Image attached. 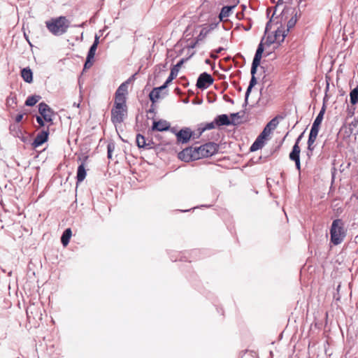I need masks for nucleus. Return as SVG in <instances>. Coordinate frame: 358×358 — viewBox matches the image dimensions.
Segmentation results:
<instances>
[{"instance_id":"f257e3e1","label":"nucleus","mask_w":358,"mask_h":358,"mask_svg":"<svg viewBox=\"0 0 358 358\" xmlns=\"http://www.w3.org/2000/svg\"><path fill=\"white\" fill-rule=\"evenodd\" d=\"M278 117H279L277 116L267 123L262 132L250 147L252 152L256 151L264 146L266 138L270 135L271 131L274 130L279 124Z\"/></svg>"},{"instance_id":"f03ea898","label":"nucleus","mask_w":358,"mask_h":358,"mask_svg":"<svg viewBox=\"0 0 358 358\" xmlns=\"http://www.w3.org/2000/svg\"><path fill=\"white\" fill-rule=\"evenodd\" d=\"M66 17L60 16L56 18H52L45 22L48 29L55 36H60L64 34L67 29Z\"/></svg>"},{"instance_id":"7ed1b4c3","label":"nucleus","mask_w":358,"mask_h":358,"mask_svg":"<svg viewBox=\"0 0 358 358\" xmlns=\"http://www.w3.org/2000/svg\"><path fill=\"white\" fill-rule=\"evenodd\" d=\"M331 241L334 245L340 244L345 236V230L344 229V224L340 219L333 221L330 229Z\"/></svg>"},{"instance_id":"20e7f679","label":"nucleus","mask_w":358,"mask_h":358,"mask_svg":"<svg viewBox=\"0 0 358 358\" xmlns=\"http://www.w3.org/2000/svg\"><path fill=\"white\" fill-rule=\"evenodd\" d=\"M130 81V79L127 80L126 82L122 83L120 87L117 88L115 95V101L114 106L117 107H127L126 104V95L127 94V86Z\"/></svg>"},{"instance_id":"39448f33","label":"nucleus","mask_w":358,"mask_h":358,"mask_svg":"<svg viewBox=\"0 0 358 358\" xmlns=\"http://www.w3.org/2000/svg\"><path fill=\"white\" fill-rule=\"evenodd\" d=\"M217 145L215 143H208L198 148H194V152L198 155V159L208 157L214 155L217 150Z\"/></svg>"},{"instance_id":"423d86ee","label":"nucleus","mask_w":358,"mask_h":358,"mask_svg":"<svg viewBox=\"0 0 358 358\" xmlns=\"http://www.w3.org/2000/svg\"><path fill=\"white\" fill-rule=\"evenodd\" d=\"M127 113V107L113 106L111 110V121L113 124H120L123 122Z\"/></svg>"},{"instance_id":"0eeeda50","label":"nucleus","mask_w":358,"mask_h":358,"mask_svg":"<svg viewBox=\"0 0 358 358\" xmlns=\"http://www.w3.org/2000/svg\"><path fill=\"white\" fill-rule=\"evenodd\" d=\"M38 107L40 115L43 117L46 122L52 124L53 122V116L55 115L52 108L45 102H41L38 105Z\"/></svg>"},{"instance_id":"6e6552de","label":"nucleus","mask_w":358,"mask_h":358,"mask_svg":"<svg viewBox=\"0 0 358 358\" xmlns=\"http://www.w3.org/2000/svg\"><path fill=\"white\" fill-rule=\"evenodd\" d=\"M48 136L49 127H48L46 129L42 130L37 134L36 138L31 143L33 148H38L45 143L48 139Z\"/></svg>"},{"instance_id":"1a4fd4ad","label":"nucleus","mask_w":358,"mask_h":358,"mask_svg":"<svg viewBox=\"0 0 358 358\" xmlns=\"http://www.w3.org/2000/svg\"><path fill=\"white\" fill-rule=\"evenodd\" d=\"M213 77L210 74L203 73L199 76L197 80L196 87L199 89H206L213 84Z\"/></svg>"},{"instance_id":"9d476101","label":"nucleus","mask_w":358,"mask_h":358,"mask_svg":"<svg viewBox=\"0 0 358 358\" xmlns=\"http://www.w3.org/2000/svg\"><path fill=\"white\" fill-rule=\"evenodd\" d=\"M178 157L185 162L198 159V155L195 153L194 148H192L183 150L178 154Z\"/></svg>"},{"instance_id":"9b49d317","label":"nucleus","mask_w":358,"mask_h":358,"mask_svg":"<svg viewBox=\"0 0 358 358\" xmlns=\"http://www.w3.org/2000/svg\"><path fill=\"white\" fill-rule=\"evenodd\" d=\"M192 136V131L189 128H185L180 130L177 134V141L179 143H187Z\"/></svg>"},{"instance_id":"f8f14e48","label":"nucleus","mask_w":358,"mask_h":358,"mask_svg":"<svg viewBox=\"0 0 358 358\" xmlns=\"http://www.w3.org/2000/svg\"><path fill=\"white\" fill-rule=\"evenodd\" d=\"M217 26V24H210L206 27H203L201 30L199 34L196 37V43L199 41H201L205 39V38L208 36V34L213 31Z\"/></svg>"},{"instance_id":"ddd939ff","label":"nucleus","mask_w":358,"mask_h":358,"mask_svg":"<svg viewBox=\"0 0 358 358\" xmlns=\"http://www.w3.org/2000/svg\"><path fill=\"white\" fill-rule=\"evenodd\" d=\"M170 124L163 120H160L157 122H154L152 125V130H157L159 131H166L169 129Z\"/></svg>"},{"instance_id":"4468645a","label":"nucleus","mask_w":358,"mask_h":358,"mask_svg":"<svg viewBox=\"0 0 358 358\" xmlns=\"http://www.w3.org/2000/svg\"><path fill=\"white\" fill-rule=\"evenodd\" d=\"M215 122L216 124V126L220 127V126H228L230 124H235L233 122H231L229 117L227 115H218L215 119Z\"/></svg>"},{"instance_id":"2eb2a0df","label":"nucleus","mask_w":358,"mask_h":358,"mask_svg":"<svg viewBox=\"0 0 358 358\" xmlns=\"http://www.w3.org/2000/svg\"><path fill=\"white\" fill-rule=\"evenodd\" d=\"M21 76L27 83H31L33 81V73L30 68H24L21 71Z\"/></svg>"},{"instance_id":"dca6fc26","label":"nucleus","mask_w":358,"mask_h":358,"mask_svg":"<svg viewBox=\"0 0 358 358\" xmlns=\"http://www.w3.org/2000/svg\"><path fill=\"white\" fill-rule=\"evenodd\" d=\"M183 63V59L180 60L171 70L169 78L166 80V83H171L178 75L179 69Z\"/></svg>"},{"instance_id":"f3484780","label":"nucleus","mask_w":358,"mask_h":358,"mask_svg":"<svg viewBox=\"0 0 358 358\" xmlns=\"http://www.w3.org/2000/svg\"><path fill=\"white\" fill-rule=\"evenodd\" d=\"M9 130H10V134L16 138L21 136L24 132L22 129L21 127L17 124H10L9 127Z\"/></svg>"},{"instance_id":"a211bd4d","label":"nucleus","mask_w":358,"mask_h":358,"mask_svg":"<svg viewBox=\"0 0 358 358\" xmlns=\"http://www.w3.org/2000/svg\"><path fill=\"white\" fill-rule=\"evenodd\" d=\"M301 149L299 145L294 144L292 150L289 154V159L291 160L299 159H300Z\"/></svg>"},{"instance_id":"6ab92c4d","label":"nucleus","mask_w":358,"mask_h":358,"mask_svg":"<svg viewBox=\"0 0 358 358\" xmlns=\"http://www.w3.org/2000/svg\"><path fill=\"white\" fill-rule=\"evenodd\" d=\"M94 55L95 52L90 50L84 65V69H90L93 65Z\"/></svg>"},{"instance_id":"aec40b11","label":"nucleus","mask_w":358,"mask_h":358,"mask_svg":"<svg viewBox=\"0 0 358 358\" xmlns=\"http://www.w3.org/2000/svg\"><path fill=\"white\" fill-rule=\"evenodd\" d=\"M41 99L40 95H32L27 97L25 101V105L27 106H33L39 101Z\"/></svg>"},{"instance_id":"412c9836","label":"nucleus","mask_w":358,"mask_h":358,"mask_svg":"<svg viewBox=\"0 0 358 358\" xmlns=\"http://www.w3.org/2000/svg\"><path fill=\"white\" fill-rule=\"evenodd\" d=\"M234 8H235V6H224L222 8L221 12L219 15V17H220V20H223L224 18L229 17L231 10Z\"/></svg>"},{"instance_id":"4be33fe9","label":"nucleus","mask_w":358,"mask_h":358,"mask_svg":"<svg viewBox=\"0 0 358 358\" xmlns=\"http://www.w3.org/2000/svg\"><path fill=\"white\" fill-rule=\"evenodd\" d=\"M287 36L285 31L282 29L278 28L273 35V36H276V41H278V45H280L281 42H282Z\"/></svg>"},{"instance_id":"5701e85b","label":"nucleus","mask_w":358,"mask_h":358,"mask_svg":"<svg viewBox=\"0 0 358 358\" xmlns=\"http://www.w3.org/2000/svg\"><path fill=\"white\" fill-rule=\"evenodd\" d=\"M136 143L138 148H151L149 143H146L145 137L141 134L136 136Z\"/></svg>"},{"instance_id":"b1692460","label":"nucleus","mask_w":358,"mask_h":358,"mask_svg":"<svg viewBox=\"0 0 358 358\" xmlns=\"http://www.w3.org/2000/svg\"><path fill=\"white\" fill-rule=\"evenodd\" d=\"M263 52H264V47H263L262 43H261L257 48V50L256 51V53H255V57H254L252 62L260 63Z\"/></svg>"},{"instance_id":"393cba45","label":"nucleus","mask_w":358,"mask_h":358,"mask_svg":"<svg viewBox=\"0 0 358 358\" xmlns=\"http://www.w3.org/2000/svg\"><path fill=\"white\" fill-rule=\"evenodd\" d=\"M159 88H154L150 93L149 97L150 101L154 103L160 98Z\"/></svg>"},{"instance_id":"a878e982","label":"nucleus","mask_w":358,"mask_h":358,"mask_svg":"<svg viewBox=\"0 0 358 358\" xmlns=\"http://www.w3.org/2000/svg\"><path fill=\"white\" fill-rule=\"evenodd\" d=\"M86 176V171L84 165L82 164L78 166L77 173V179L78 182L83 181Z\"/></svg>"},{"instance_id":"bb28decb","label":"nucleus","mask_w":358,"mask_h":358,"mask_svg":"<svg viewBox=\"0 0 358 358\" xmlns=\"http://www.w3.org/2000/svg\"><path fill=\"white\" fill-rule=\"evenodd\" d=\"M257 84V79L255 76H252L251 80L250 81L249 86L247 89L246 93H245V102L247 103L248 96L250 95V93L252 90V88Z\"/></svg>"},{"instance_id":"cd10ccee","label":"nucleus","mask_w":358,"mask_h":358,"mask_svg":"<svg viewBox=\"0 0 358 358\" xmlns=\"http://www.w3.org/2000/svg\"><path fill=\"white\" fill-rule=\"evenodd\" d=\"M350 96L352 104H356L358 103V86L351 91Z\"/></svg>"},{"instance_id":"c85d7f7f","label":"nucleus","mask_w":358,"mask_h":358,"mask_svg":"<svg viewBox=\"0 0 358 358\" xmlns=\"http://www.w3.org/2000/svg\"><path fill=\"white\" fill-rule=\"evenodd\" d=\"M325 110H326V106L324 104L322 108H321L319 114L317 115V116L316 117L315 121L313 123H315L317 124H319L320 125L321 123H322V121L323 120V117H324V114L325 113Z\"/></svg>"},{"instance_id":"c756f323","label":"nucleus","mask_w":358,"mask_h":358,"mask_svg":"<svg viewBox=\"0 0 358 358\" xmlns=\"http://www.w3.org/2000/svg\"><path fill=\"white\" fill-rule=\"evenodd\" d=\"M215 125H216V124H215V121L206 124L203 127L199 129L200 130L199 134H201L206 130H210V129H214L215 127Z\"/></svg>"},{"instance_id":"7c9ffc66","label":"nucleus","mask_w":358,"mask_h":358,"mask_svg":"<svg viewBox=\"0 0 358 358\" xmlns=\"http://www.w3.org/2000/svg\"><path fill=\"white\" fill-rule=\"evenodd\" d=\"M320 125L315 123L313 124L312 128L310 129V135L317 137L319 132Z\"/></svg>"},{"instance_id":"2f4dec72","label":"nucleus","mask_w":358,"mask_h":358,"mask_svg":"<svg viewBox=\"0 0 358 358\" xmlns=\"http://www.w3.org/2000/svg\"><path fill=\"white\" fill-rule=\"evenodd\" d=\"M320 125L315 123L313 124L312 128L310 129V135L317 137L319 132Z\"/></svg>"},{"instance_id":"473e14b6","label":"nucleus","mask_w":358,"mask_h":358,"mask_svg":"<svg viewBox=\"0 0 358 358\" xmlns=\"http://www.w3.org/2000/svg\"><path fill=\"white\" fill-rule=\"evenodd\" d=\"M320 125L315 123L313 124L312 128L310 129V135L317 137L319 132Z\"/></svg>"},{"instance_id":"72a5a7b5","label":"nucleus","mask_w":358,"mask_h":358,"mask_svg":"<svg viewBox=\"0 0 358 358\" xmlns=\"http://www.w3.org/2000/svg\"><path fill=\"white\" fill-rule=\"evenodd\" d=\"M56 67L57 69H59L61 71H63L65 70L66 68V59H62L59 60V62L56 64Z\"/></svg>"},{"instance_id":"f704fd0d","label":"nucleus","mask_w":358,"mask_h":358,"mask_svg":"<svg viewBox=\"0 0 358 358\" xmlns=\"http://www.w3.org/2000/svg\"><path fill=\"white\" fill-rule=\"evenodd\" d=\"M294 15H296V13H295ZM296 16L292 17V18L287 22V31H289V29L294 27L295 24H296Z\"/></svg>"},{"instance_id":"c9c22d12","label":"nucleus","mask_w":358,"mask_h":358,"mask_svg":"<svg viewBox=\"0 0 358 358\" xmlns=\"http://www.w3.org/2000/svg\"><path fill=\"white\" fill-rule=\"evenodd\" d=\"M274 43L278 44V41H276V36H273V35L268 36L266 41V44L270 45Z\"/></svg>"},{"instance_id":"e433bc0d","label":"nucleus","mask_w":358,"mask_h":358,"mask_svg":"<svg viewBox=\"0 0 358 358\" xmlns=\"http://www.w3.org/2000/svg\"><path fill=\"white\" fill-rule=\"evenodd\" d=\"M99 43V36L96 35L95 38H94V41L93 44L92 45V46L90 47V50L96 52Z\"/></svg>"},{"instance_id":"4c0bfd02","label":"nucleus","mask_w":358,"mask_h":358,"mask_svg":"<svg viewBox=\"0 0 358 358\" xmlns=\"http://www.w3.org/2000/svg\"><path fill=\"white\" fill-rule=\"evenodd\" d=\"M107 150H108V157L109 159H111L112 157V152L115 150V144L113 143H110L107 145Z\"/></svg>"},{"instance_id":"58836bf2","label":"nucleus","mask_w":358,"mask_h":358,"mask_svg":"<svg viewBox=\"0 0 358 358\" xmlns=\"http://www.w3.org/2000/svg\"><path fill=\"white\" fill-rule=\"evenodd\" d=\"M61 241L64 247L67 246V229L63 231L61 237Z\"/></svg>"},{"instance_id":"ea45409f","label":"nucleus","mask_w":358,"mask_h":358,"mask_svg":"<svg viewBox=\"0 0 358 358\" xmlns=\"http://www.w3.org/2000/svg\"><path fill=\"white\" fill-rule=\"evenodd\" d=\"M36 120L37 123L39 124L41 127H43L45 126V120L43 117L41 115H36Z\"/></svg>"},{"instance_id":"a19ab883","label":"nucleus","mask_w":358,"mask_h":358,"mask_svg":"<svg viewBox=\"0 0 358 358\" xmlns=\"http://www.w3.org/2000/svg\"><path fill=\"white\" fill-rule=\"evenodd\" d=\"M259 64H260V63L252 62V68H251L252 76L255 75V73L257 72V67L259 66Z\"/></svg>"},{"instance_id":"79ce46f5","label":"nucleus","mask_w":358,"mask_h":358,"mask_svg":"<svg viewBox=\"0 0 358 358\" xmlns=\"http://www.w3.org/2000/svg\"><path fill=\"white\" fill-rule=\"evenodd\" d=\"M23 116H24V114H17L15 117V122L16 124L19 123L20 122L22 121V118H23Z\"/></svg>"},{"instance_id":"37998d69","label":"nucleus","mask_w":358,"mask_h":358,"mask_svg":"<svg viewBox=\"0 0 358 358\" xmlns=\"http://www.w3.org/2000/svg\"><path fill=\"white\" fill-rule=\"evenodd\" d=\"M317 137H314L311 135H309V138L308 140V144H313L316 140Z\"/></svg>"},{"instance_id":"c03bdc74","label":"nucleus","mask_w":358,"mask_h":358,"mask_svg":"<svg viewBox=\"0 0 358 358\" xmlns=\"http://www.w3.org/2000/svg\"><path fill=\"white\" fill-rule=\"evenodd\" d=\"M18 138H20L23 143H27L29 141L28 137L24 136V133L21 136H19Z\"/></svg>"},{"instance_id":"a18cd8bd","label":"nucleus","mask_w":358,"mask_h":358,"mask_svg":"<svg viewBox=\"0 0 358 358\" xmlns=\"http://www.w3.org/2000/svg\"><path fill=\"white\" fill-rule=\"evenodd\" d=\"M295 162L296 167L299 171L301 170V164H300V159H295L293 160Z\"/></svg>"},{"instance_id":"49530a36","label":"nucleus","mask_w":358,"mask_h":358,"mask_svg":"<svg viewBox=\"0 0 358 358\" xmlns=\"http://www.w3.org/2000/svg\"><path fill=\"white\" fill-rule=\"evenodd\" d=\"M168 84L169 83H166V81L163 85H162L161 87H159L158 88H159V92H161L163 90H165L167 87Z\"/></svg>"},{"instance_id":"de8ad7c7","label":"nucleus","mask_w":358,"mask_h":358,"mask_svg":"<svg viewBox=\"0 0 358 358\" xmlns=\"http://www.w3.org/2000/svg\"><path fill=\"white\" fill-rule=\"evenodd\" d=\"M303 134V133H302V134H301L298 137V138L296 139V141L295 144L299 145V141H300V140H301V137H302Z\"/></svg>"},{"instance_id":"09e8293b","label":"nucleus","mask_w":358,"mask_h":358,"mask_svg":"<svg viewBox=\"0 0 358 358\" xmlns=\"http://www.w3.org/2000/svg\"><path fill=\"white\" fill-rule=\"evenodd\" d=\"M313 144H308V149L310 151H313Z\"/></svg>"},{"instance_id":"8fccbe9b","label":"nucleus","mask_w":358,"mask_h":358,"mask_svg":"<svg viewBox=\"0 0 358 358\" xmlns=\"http://www.w3.org/2000/svg\"><path fill=\"white\" fill-rule=\"evenodd\" d=\"M231 117L232 118L236 117H238V113H231Z\"/></svg>"},{"instance_id":"3c124183","label":"nucleus","mask_w":358,"mask_h":358,"mask_svg":"<svg viewBox=\"0 0 358 358\" xmlns=\"http://www.w3.org/2000/svg\"><path fill=\"white\" fill-rule=\"evenodd\" d=\"M71 235H72L71 231L70 229H69V240L71 238Z\"/></svg>"},{"instance_id":"603ef678","label":"nucleus","mask_w":358,"mask_h":358,"mask_svg":"<svg viewBox=\"0 0 358 358\" xmlns=\"http://www.w3.org/2000/svg\"><path fill=\"white\" fill-rule=\"evenodd\" d=\"M223 50L222 48H220L217 50H216L217 53H220Z\"/></svg>"},{"instance_id":"864d4df0","label":"nucleus","mask_w":358,"mask_h":358,"mask_svg":"<svg viewBox=\"0 0 358 358\" xmlns=\"http://www.w3.org/2000/svg\"><path fill=\"white\" fill-rule=\"evenodd\" d=\"M357 122H358V121L355 120V122H352V124H353L354 126H356Z\"/></svg>"},{"instance_id":"5fc2aeb1","label":"nucleus","mask_w":358,"mask_h":358,"mask_svg":"<svg viewBox=\"0 0 358 358\" xmlns=\"http://www.w3.org/2000/svg\"><path fill=\"white\" fill-rule=\"evenodd\" d=\"M149 112H150V113L153 112V109H150Z\"/></svg>"},{"instance_id":"6e6d98bb","label":"nucleus","mask_w":358,"mask_h":358,"mask_svg":"<svg viewBox=\"0 0 358 358\" xmlns=\"http://www.w3.org/2000/svg\"><path fill=\"white\" fill-rule=\"evenodd\" d=\"M282 1V0H279L278 1V4L280 3Z\"/></svg>"},{"instance_id":"4d7b16f0","label":"nucleus","mask_w":358,"mask_h":358,"mask_svg":"<svg viewBox=\"0 0 358 358\" xmlns=\"http://www.w3.org/2000/svg\"><path fill=\"white\" fill-rule=\"evenodd\" d=\"M17 358H20V357H17Z\"/></svg>"}]
</instances>
